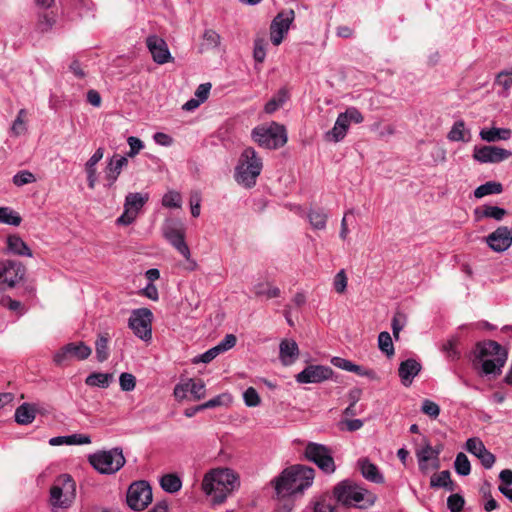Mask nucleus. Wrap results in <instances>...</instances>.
Instances as JSON below:
<instances>
[{
	"label": "nucleus",
	"mask_w": 512,
	"mask_h": 512,
	"mask_svg": "<svg viewBox=\"0 0 512 512\" xmlns=\"http://www.w3.org/2000/svg\"><path fill=\"white\" fill-rule=\"evenodd\" d=\"M315 470L312 467L296 464L284 469L272 480L278 498H287L302 494L312 486Z\"/></svg>",
	"instance_id": "f257e3e1"
},
{
	"label": "nucleus",
	"mask_w": 512,
	"mask_h": 512,
	"mask_svg": "<svg viewBox=\"0 0 512 512\" xmlns=\"http://www.w3.org/2000/svg\"><path fill=\"white\" fill-rule=\"evenodd\" d=\"M201 486L211 503L220 505L239 488L240 481L232 469L215 468L204 475Z\"/></svg>",
	"instance_id": "f03ea898"
},
{
	"label": "nucleus",
	"mask_w": 512,
	"mask_h": 512,
	"mask_svg": "<svg viewBox=\"0 0 512 512\" xmlns=\"http://www.w3.org/2000/svg\"><path fill=\"white\" fill-rule=\"evenodd\" d=\"M508 358L507 350L498 342L486 340L478 342L474 350V367L485 376H498Z\"/></svg>",
	"instance_id": "7ed1b4c3"
},
{
	"label": "nucleus",
	"mask_w": 512,
	"mask_h": 512,
	"mask_svg": "<svg viewBox=\"0 0 512 512\" xmlns=\"http://www.w3.org/2000/svg\"><path fill=\"white\" fill-rule=\"evenodd\" d=\"M333 496L341 506L358 509L370 508L377 499L374 493L350 479L340 481L333 489Z\"/></svg>",
	"instance_id": "20e7f679"
},
{
	"label": "nucleus",
	"mask_w": 512,
	"mask_h": 512,
	"mask_svg": "<svg viewBox=\"0 0 512 512\" xmlns=\"http://www.w3.org/2000/svg\"><path fill=\"white\" fill-rule=\"evenodd\" d=\"M263 169L262 159L252 147H247L241 153L234 170L235 181L246 189L256 185L257 178Z\"/></svg>",
	"instance_id": "39448f33"
},
{
	"label": "nucleus",
	"mask_w": 512,
	"mask_h": 512,
	"mask_svg": "<svg viewBox=\"0 0 512 512\" xmlns=\"http://www.w3.org/2000/svg\"><path fill=\"white\" fill-rule=\"evenodd\" d=\"M76 497V483L68 474L57 478L50 488V504L54 512L57 509H67L74 502Z\"/></svg>",
	"instance_id": "423d86ee"
},
{
	"label": "nucleus",
	"mask_w": 512,
	"mask_h": 512,
	"mask_svg": "<svg viewBox=\"0 0 512 512\" xmlns=\"http://www.w3.org/2000/svg\"><path fill=\"white\" fill-rule=\"evenodd\" d=\"M252 138L259 146L277 149L287 142V133L283 125L272 122L269 126H258L252 130Z\"/></svg>",
	"instance_id": "0eeeda50"
},
{
	"label": "nucleus",
	"mask_w": 512,
	"mask_h": 512,
	"mask_svg": "<svg viewBox=\"0 0 512 512\" xmlns=\"http://www.w3.org/2000/svg\"><path fill=\"white\" fill-rule=\"evenodd\" d=\"M89 463L101 474H114L125 464L121 448L99 451L89 456Z\"/></svg>",
	"instance_id": "6e6552de"
},
{
	"label": "nucleus",
	"mask_w": 512,
	"mask_h": 512,
	"mask_svg": "<svg viewBox=\"0 0 512 512\" xmlns=\"http://www.w3.org/2000/svg\"><path fill=\"white\" fill-rule=\"evenodd\" d=\"M304 456L325 474L331 475L336 471L333 452L326 445L308 442L304 448Z\"/></svg>",
	"instance_id": "1a4fd4ad"
},
{
	"label": "nucleus",
	"mask_w": 512,
	"mask_h": 512,
	"mask_svg": "<svg viewBox=\"0 0 512 512\" xmlns=\"http://www.w3.org/2000/svg\"><path fill=\"white\" fill-rule=\"evenodd\" d=\"M152 488L145 480L133 482L126 494V502L134 511L144 510L152 502Z\"/></svg>",
	"instance_id": "9d476101"
},
{
	"label": "nucleus",
	"mask_w": 512,
	"mask_h": 512,
	"mask_svg": "<svg viewBox=\"0 0 512 512\" xmlns=\"http://www.w3.org/2000/svg\"><path fill=\"white\" fill-rule=\"evenodd\" d=\"M152 312L147 308L136 309L129 317L128 326L141 340L148 342L152 338Z\"/></svg>",
	"instance_id": "9b49d317"
},
{
	"label": "nucleus",
	"mask_w": 512,
	"mask_h": 512,
	"mask_svg": "<svg viewBox=\"0 0 512 512\" xmlns=\"http://www.w3.org/2000/svg\"><path fill=\"white\" fill-rule=\"evenodd\" d=\"M295 18V13L292 9L281 11L273 19L270 26V40L273 45L278 46L288 33L290 25Z\"/></svg>",
	"instance_id": "f8f14e48"
},
{
	"label": "nucleus",
	"mask_w": 512,
	"mask_h": 512,
	"mask_svg": "<svg viewBox=\"0 0 512 512\" xmlns=\"http://www.w3.org/2000/svg\"><path fill=\"white\" fill-rule=\"evenodd\" d=\"M92 353L91 347L86 345L84 342H71L59 349L53 357L56 365H63L69 358H75L77 360H85Z\"/></svg>",
	"instance_id": "ddd939ff"
},
{
	"label": "nucleus",
	"mask_w": 512,
	"mask_h": 512,
	"mask_svg": "<svg viewBox=\"0 0 512 512\" xmlns=\"http://www.w3.org/2000/svg\"><path fill=\"white\" fill-rule=\"evenodd\" d=\"M333 370L324 365H308L304 370L295 376L300 384L321 383L332 377Z\"/></svg>",
	"instance_id": "4468645a"
},
{
	"label": "nucleus",
	"mask_w": 512,
	"mask_h": 512,
	"mask_svg": "<svg viewBox=\"0 0 512 512\" xmlns=\"http://www.w3.org/2000/svg\"><path fill=\"white\" fill-rule=\"evenodd\" d=\"M512 156L510 150L497 146L475 147L473 158L480 163H500Z\"/></svg>",
	"instance_id": "2eb2a0df"
},
{
	"label": "nucleus",
	"mask_w": 512,
	"mask_h": 512,
	"mask_svg": "<svg viewBox=\"0 0 512 512\" xmlns=\"http://www.w3.org/2000/svg\"><path fill=\"white\" fill-rule=\"evenodd\" d=\"M485 241L494 252H504L512 245V229L499 226L485 238Z\"/></svg>",
	"instance_id": "dca6fc26"
},
{
	"label": "nucleus",
	"mask_w": 512,
	"mask_h": 512,
	"mask_svg": "<svg viewBox=\"0 0 512 512\" xmlns=\"http://www.w3.org/2000/svg\"><path fill=\"white\" fill-rule=\"evenodd\" d=\"M146 46L157 64H165L173 60L165 40L157 35H150L146 39Z\"/></svg>",
	"instance_id": "f3484780"
},
{
	"label": "nucleus",
	"mask_w": 512,
	"mask_h": 512,
	"mask_svg": "<svg viewBox=\"0 0 512 512\" xmlns=\"http://www.w3.org/2000/svg\"><path fill=\"white\" fill-rule=\"evenodd\" d=\"M465 449L477 457L485 469H491L495 463V456L487 450L483 441L478 437L467 439Z\"/></svg>",
	"instance_id": "a211bd4d"
},
{
	"label": "nucleus",
	"mask_w": 512,
	"mask_h": 512,
	"mask_svg": "<svg viewBox=\"0 0 512 512\" xmlns=\"http://www.w3.org/2000/svg\"><path fill=\"white\" fill-rule=\"evenodd\" d=\"M25 274L24 266L13 260H4L0 262V280L7 283L9 287H13L20 281Z\"/></svg>",
	"instance_id": "6ab92c4d"
},
{
	"label": "nucleus",
	"mask_w": 512,
	"mask_h": 512,
	"mask_svg": "<svg viewBox=\"0 0 512 512\" xmlns=\"http://www.w3.org/2000/svg\"><path fill=\"white\" fill-rule=\"evenodd\" d=\"M127 165V156L114 154L111 158H109L104 170L105 180L107 181L105 186L107 188H111L114 186L123 168L126 167Z\"/></svg>",
	"instance_id": "aec40b11"
},
{
	"label": "nucleus",
	"mask_w": 512,
	"mask_h": 512,
	"mask_svg": "<svg viewBox=\"0 0 512 512\" xmlns=\"http://www.w3.org/2000/svg\"><path fill=\"white\" fill-rule=\"evenodd\" d=\"M421 370V365L415 359H407L400 363L398 373L401 382L404 386H409L414 377L418 375Z\"/></svg>",
	"instance_id": "412c9836"
},
{
	"label": "nucleus",
	"mask_w": 512,
	"mask_h": 512,
	"mask_svg": "<svg viewBox=\"0 0 512 512\" xmlns=\"http://www.w3.org/2000/svg\"><path fill=\"white\" fill-rule=\"evenodd\" d=\"M357 464L362 476L366 480L376 484H382L384 482V476L379 471V468L368 458L359 459Z\"/></svg>",
	"instance_id": "4be33fe9"
},
{
	"label": "nucleus",
	"mask_w": 512,
	"mask_h": 512,
	"mask_svg": "<svg viewBox=\"0 0 512 512\" xmlns=\"http://www.w3.org/2000/svg\"><path fill=\"white\" fill-rule=\"evenodd\" d=\"M104 156V148L99 147L85 163V172L87 175V184L90 189H94L97 182V164Z\"/></svg>",
	"instance_id": "5701e85b"
},
{
	"label": "nucleus",
	"mask_w": 512,
	"mask_h": 512,
	"mask_svg": "<svg viewBox=\"0 0 512 512\" xmlns=\"http://www.w3.org/2000/svg\"><path fill=\"white\" fill-rule=\"evenodd\" d=\"M299 355V348L294 340H282L279 345V358L283 365H291Z\"/></svg>",
	"instance_id": "b1692460"
},
{
	"label": "nucleus",
	"mask_w": 512,
	"mask_h": 512,
	"mask_svg": "<svg viewBox=\"0 0 512 512\" xmlns=\"http://www.w3.org/2000/svg\"><path fill=\"white\" fill-rule=\"evenodd\" d=\"M37 408L35 404L24 402L15 410V422L20 425H29L36 418Z\"/></svg>",
	"instance_id": "393cba45"
},
{
	"label": "nucleus",
	"mask_w": 512,
	"mask_h": 512,
	"mask_svg": "<svg viewBox=\"0 0 512 512\" xmlns=\"http://www.w3.org/2000/svg\"><path fill=\"white\" fill-rule=\"evenodd\" d=\"M507 215V211L504 208L484 205L482 208H476L474 210V216L476 221H481L484 218H491L496 221H501Z\"/></svg>",
	"instance_id": "a878e982"
},
{
	"label": "nucleus",
	"mask_w": 512,
	"mask_h": 512,
	"mask_svg": "<svg viewBox=\"0 0 512 512\" xmlns=\"http://www.w3.org/2000/svg\"><path fill=\"white\" fill-rule=\"evenodd\" d=\"M349 126L350 125L345 119V116L340 113L335 121L333 128L326 133L327 139L334 142L341 141L346 136Z\"/></svg>",
	"instance_id": "bb28decb"
},
{
	"label": "nucleus",
	"mask_w": 512,
	"mask_h": 512,
	"mask_svg": "<svg viewBox=\"0 0 512 512\" xmlns=\"http://www.w3.org/2000/svg\"><path fill=\"white\" fill-rule=\"evenodd\" d=\"M511 130L508 128H486L480 131V138L487 142L508 140L511 137Z\"/></svg>",
	"instance_id": "cd10ccee"
},
{
	"label": "nucleus",
	"mask_w": 512,
	"mask_h": 512,
	"mask_svg": "<svg viewBox=\"0 0 512 512\" xmlns=\"http://www.w3.org/2000/svg\"><path fill=\"white\" fill-rule=\"evenodd\" d=\"M7 248L9 252L20 256H32L31 249L18 235H10L7 238Z\"/></svg>",
	"instance_id": "c85d7f7f"
},
{
	"label": "nucleus",
	"mask_w": 512,
	"mask_h": 512,
	"mask_svg": "<svg viewBox=\"0 0 512 512\" xmlns=\"http://www.w3.org/2000/svg\"><path fill=\"white\" fill-rule=\"evenodd\" d=\"M307 219L313 229L324 230L326 228L328 214L323 208H311L307 212Z\"/></svg>",
	"instance_id": "c756f323"
},
{
	"label": "nucleus",
	"mask_w": 512,
	"mask_h": 512,
	"mask_svg": "<svg viewBox=\"0 0 512 512\" xmlns=\"http://www.w3.org/2000/svg\"><path fill=\"white\" fill-rule=\"evenodd\" d=\"M149 196L147 193L142 194L139 192L128 193L125 197L124 208L134 211L138 215L139 211L148 201Z\"/></svg>",
	"instance_id": "7c9ffc66"
},
{
	"label": "nucleus",
	"mask_w": 512,
	"mask_h": 512,
	"mask_svg": "<svg viewBox=\"0 0 512 512\" xmlns=\"http://www.w3.org/2000/svg\"><path fill=\"white\" fill-rule=\"evenodd\" d=\"M430 486L432 488H444L447 491H454L455 484L451 480V475L448 470H443L439 474H435L430 479Z\"/></svg>",
	"instance_id": "2f4dec72"
},
{
	"label": "nucleus",
	"mask_w": 512,
	"mask_h": 512,
	"mask_svg": "<svg viewBox=\"0 0 512 512\" xmlns=\"http://www.w3.org/2000/svg\"><path fill=\"white\" fill-rule=\"evenodd\" d=\"M289 99V92L286 88L278 90L275 96H273L264 106V111L267 114H272L282 107Z\"/></svg>",
	"instance_id": "473e14b6"
},
{
	"label": "nucleus",
	"mask_w": 512,
	"mask_h": 512,
	"mask_svg": "<svg viewBox=\"0 0 512 512\" xmlns=\"http://www.w3.org/2000/svg\"><path fill=\"white\" fill-rule=\"evenodd\" d=\"M112 374L93 372L85 379V384L91 387L107 388L112 381Z\"/></svg>",
	"instance_id": "72a5a7b5"
},
{
	"label": "nucleus",
	"mask_w": 512,
	"mask_h": 512,
	"mask_svg": "<svg viewBox=\"0 0 512 512\" xmlns=\"http://www.w3.org/2000/svg\"><path fill=\"white\" fill-rule=\"evenodd\" d=\"M503 191V186L500 182L488 181L474 190L475 198H483L488 195L500 194Z\"/></svg>",
	"instance_id": "f704fd0d"
},
{
	"label": "nucleus",
	"mask_w": 512,
	"mask_h": 512,
	"mask_svg": "<svg viewBox=\"0 0 512 512\" xmlns=\"http://www.w3.org/2000/svg\"><path fill=\"white\" fill-rule=\"evenodd\" d=\"M447 138L450 141L459 142V141H469L470 133L465 128V123L463 120L456 121L451 130L449 131Z\"/></svg>",
	"instance_id": "c9c22d12"
},
{
	"label": "nucleus",
	"mask_w": 512,
	"mask_h": 512,
	"mask_svg": "<svg viewBox=\"0 0 512 512\" xmlns=\"http://www.w3.org/2000/svg\"><path fill=\"white\" fill-rule=\"evenodd\" d=\"M161 488L167 493H176L182 487V481L176 474H165L160 479Z\"/></svg>",
	"instance_id": "e433bc0d"
},
{
	"label": "nucleus",
	"mask_w": 512,
	"mask_h": 512,
	"mask_svg": "<svg viewBox=\"0 0 512 512\" xmlns=\"http://www.w3.org/2000/svg\"><path fill=\"white\" fill-rule=\"evenodd\" d=\"M440 451L439 450H434L429 444H427L426 446H424L420 451L417 452V459H418V465H419V469L422 471V472H426L427 471V462L428 460L434 456L435 458L438 457Z\"/></svg>",
	"instance_id": "4c0bfd02"
},
{
	"label": "nucleus",
	"mask_w": 512,
	"mask_h": 512,
	"mask_svg": "<svg viewBox=\"0 0 512 512\" xmlns=\"http://www.w3.org/2000/svg\"><path fill=\"white\" fill-rule=\"evenodd\" d=\"M108 342L107 333L100 334L95 342L96 357L99 362H104L109 357Z\"/></svg>",
	"instance_id": "58836bf2"
},
{
	"label": "nucleus",
	"mask_w": 512,
	"mask_h": 512,
	"mask_svg": "<svg viewBox=\"0 0 512 512\" xmlns=\"http://www.w3.org/2000/svg\"><path fill=\"white\" fill-rule=\"evenodd\" d=\"M22 221L19 213L14 211L10 207H0V223L11 225V226H19Z\"/></svg>",
	"instance_id": "ea45409f"
},
{
	"label": "nucleus",
	"mask_w": 512,
	"mask_h": 512,
	"mask_svg": "<svg viewBox=\"0 0 512 512\" xmlns=\"http://www.w3.org/2000/svg\"><path fill=\"white\" fill-rule=\"evenodd\" d=\"M172 246L186 259V265L185 268L189 271H193L197 267V263L195 260L191 258L190 249L185 242V239L172 244Z\"/></svg>",
	"instance_id": "a19ab883"
},
{
	"label": "nucleus",
	"mask_w": 512,
	"mask_h": 512,
	"mask_svg": "<svg viewBox=\"0 0 512 512\" xmlns=\"http://www.w3.org/2000/svg\"><path fill=\"white\" fill-rule=\"evenodd\" d=\"M454 468L458 475L467 476L470 474L471 464H470L468 457L464 453L459 452L456 455V458L454 461Z\"/></svg>",
	"instance_id": "79ce46f5"
},
{
	"label": "nucleus",
	"mask_w": 512,
	"mask_h": 512,
	"mask_svg": "<svg viewBox=\"0 0 512 512\" xmlns=\"http://www.w3.org/2000/svg\"><path fill=\"white\" fill-rule=\"evenodd\" d=\"M378 347L388 357L394 355V346L391 335L387 331L380 332L378 335Z\"/></svg>",
	"instance_id": "37998d69"
},
{
	"label": "nucleus",
	"mask_w": 512,
	"mask_h": 512,
	"mask_svg": "<svg viewBox=\"0 0 512 512\" xmlns=\"http://www.w3.org/2000/svg\"><path fill=\"white\" fill-rule=\"evenodd\" d=\"M189 393L192 395L194 400H200L205 397L206 388L203 380L201 379H189L188 380Z\"/></svg>",
	"instance_id": "c03bdc74"
},
{
	"label": "nucleus",
	"mask_w": 512,
	"mask_h": 512,
	"mask_svg": "<svg viewBox=\"0 0 512 512\" xmlns=\"http://www.w3.org/2000/svg\"><path fill=\"white\" fill-rule=\"evenodd\" d=\"M203 46L206 49H215L220 46L221 36L213 29H206L203 33Z\"/></svg>",
	"instance_id": "a18cd8bd"
},
{
	"label": "nucleus",
	"mask_w": 512,
	"mask_h": 512,
	"mask_svg": "<svg viewBox=\"0 0 512 512\" xmlns=\"http://www.w3.org/2000/svg\"><path fill=\"white\" fill-rule=\"evenodd\" d=\"M162 205L166 208H181L182 196L175 190H170L164 194L162 198Z\"/></svg>",
	"instance_id": "49530a36"
},
{
	"label": "nucleus",
	"mask_w": 512,
	"mask_h": 512,
	"mask_svg": "<svg viewBox=\"0 0 512 512\" xmlns=\"http://www.w3.org/2000/svg\"><path fill=\"white\" fill-rule=\"evenodd\" d=\"M164 236L172 245L185 239V231L182 227L168 226L164 230Z\"/></svg>",
	"instance_id": "de8ad7c7"
},
{
	"label": "nucleus",
	"mask_w": 512,
	"mask_h": 512,
	"mask_svg": "<svg viewBox=\"0 0 512 512\" xmlns=\"http://www.w3.org/2000/svg\"><path fill=\"white\" fill-rule=\"evenodd\" d=\"M13 184L17 187L36 182L35 175L28 170H21L13 176Z\"/></svg>",
	"instance_id": "09e8293b"
},
{
	"label": "nucleus",
	"mask_w": 512,
	"mask_h": 512,
	"mask_svg": "<svg viewBox=\"0 0 512 512\" xmlns=\"http://www.w3.org/2000/svg\"><path fill=\"white\" fill-rule=\"evenodd\" d=\"M25 116H26V110L21 109L18 112L16 119L13 121V124L11 126V133L14 136H20L26 132L27 128H26V124L24 121Z\"/></svg>",
	"instance_id": "8fccbe9b"
},
{
	"label": "nucleus",
	"mask_w": 512,
	"mask_h": 512,
	"mask_svg": "<svg viewBox=\"0 0 512 512\" xmlns=\"http://www.w3.org/2000/svg\"><path fill=\"white\" fill-rule=\"evenodd\" d=\"M231 402V396L228 393H223L220 395L215 396L214 398L202 403V407H204V410L215 408L222 405H227Z\"/></svg>",
	"instance_id": "3c124183"
},
{
	"label": "nucleus",
	"mask_w": 512,
	"mask_h": 512,
	"mask_svg": "<svg viewBox=\"0 0 512 512\" xmlns=\"http://www.w3.org/2000/svg\"><path fill=\"white\" fill-rule=\"evenodd\" d=\"M465 500L463 496L458 493L451 494L447 498V508L450 512H461L464 508Z\"/></svg>",
	"instance_id": "603ef678"
},
{
	"label": "nucleus",
	"mask_w": 512,
	"mask_h": 512,
	"mask_svg": "<svg viewBox=\"0 0 512 512\" xmlns=\"http://www.w3.org/2000/svg\"><path fill=\"white\" fill-rule=\"evenodd\" d=\"M443 352L446 353L447 357L451 360H458L460 358V351L457 349V339H449L442 347Z\"/></svg>",
	"instance_id": "864d4df0"
},
{
	"label": "nucleus",
	"mask_w": 512,
	"mask_h": 512,
	"mask_svg": "<svg viewBox=\"0 0 512 512\" xmlns=\"http://www.w3.org/2000/svg\"><path fill=\"white\" fill-rule=\"evenodd\" d=\"M244 403L248 407H257L261 400L255 388L249 387L243 393Z\"/></svg>",
	"instance_id": "5fc2aeb1"
},
{
	"label": "nucleus",
	"mask_w": 512,
	"mask_h": 512,
	"mask_svg": "<svg viewBox=\"0 0 512 512\" xmlns=\"http://www.w3.org/2000/svg\"><path fill=\"white\" fill-rule=\"evenodd\" d=\"M127 143L130 147V150L124 155L127 156V159L135 157L144 148L143 141L134 136L128 137Z\"/></svg>",
	"instance_id": "6e6d98bb"
},
{
	"label": "nucleus",
	"mask_w": 512,
	"mask_h": 512,
	"mask_svg": "<svg viewBox=\"0 0 512 512\" xmlns=\"http://www.w3.org/2000/svg\"><path fill=\"white\" fill-rule=\"evenodd\" d=\"M495 84L503 87L505 91H508L512 87V71L503 70L499 72L496 76Z\"/></svg>",
	"instance_id": "4d7b16f0"
},
{
	"label": "nucleus",
	"mask_w": 512,
	"mask_h": 512,
	"mask_svg": "<svg viewBox=\"0 0 512 512\" xmlns=\"http://www.w3.org/2000/svg\"><path fill=\"white\" fill-rule=\"evenodd\" d=\"M421 411L429 417L436 419L440 414V407L434 401L425 399L422 402Z\"/></svg>",
	"instance_id": "13d9d810"
},
{
	"label": "nucleus",
	"mask_w": 512,
	"mask_h": 512,
	"mask_svg": "<svg viewBox=\"0 0 512 512\" xmlns=\"http://www.w3.org/2000/svg\"><path fill=\"white\" fill-rule=\"evenodd\" d=\"M119 384L123 391L130 392L136 386V378L130 373H122L119 377Z\"/></svg>",
	"instance_id": "bf43d9fd"
},
{
	"label": "nucleus",
	"mask_w": 512,
	"mask_h": 512,
	"mask_svg": "<svg viewBox=\"0 0 512 512\" xmlns=\"http://www.w3.org/2000/svg\"><path fill=\"white\" fill-rule=\"evenodd\" d=\"M237 342V338L234 334H226L225 337L215 346L218 351L224 353L232 349Z\"/></svg>",
	"instance_id": "052dcab7"
},
{
	"label": "nucleus",
	"mask_w": 512,
	"mask_h": 512,
	"mask_svg": "<svg viewBox=\"0 0 512 512\" xmlns=\"http://www.w3.org/2000/svg\"><path fill=\"white\" fill-rule=\"evenodd\" d=\"M343 116H345V119L348 121V123H362L364 120V117L362 113L356 108V107H348L345 112L342 113Z\"/></svg>",
	"instance_id": "680f3d73"
},
{
	"label": "nucleus",
	"mask_w": 512,
	"mask_h": 512,
	"mask_svg": "<svg viewBox=\"0 0 512 512\" xmlns=\"http://www.w3.org/2000/svg\"><path fill=\"white\" fill-rule=\"evenodd\" d=\"M334 289L337 293H343L347 287V276L345 271L340 270L334 277Z\"/></svg>",
	"instance_id": "e2e57ef3"
},
{
	"label": "nucleus",
	"mask_w": 512,
	"mask_h": 512,
	"mask_svg": "<svg viewBox=\"0 0 512 512\" xmlns=\"http://www.w3.org/2000/svg\"><path fill=\"white\" fill-rule=\"evenodd\" d=\"M314 512H341V511L337 505L330 503L326 499H322L315 504Z\"/></svg>",
	"instance_id": "0e129e2a"
},
{
	"label": "nucleus",
	"mask_w": 512,
	"mask_h": 512,
	"mask_svg": "<svg viewBox=\"0 0 512 512\" xmlns=\"http://www.w3.org/2000/svg\"><path fill=\"white\" fill-rule=\"evenodd\" d=\"M201 194L197 191L192 192L190 195V207H191V214L193 217H198L200 215V208H201Z\"/></svg>",
	"instance_id": "69168bd1"
},
{
	"label": "nucleus",
	"mask_w": 512,
	"mask_h": 512,
	"mask_svg": "<svg viewBox=\"0 0 512 512\" xmlns=\"http://www.w3.org/2000/svg\"><path fill=\"white\" fill-rule=\"evenodd\" d=\"M253 57L258 63H262L265 60L266 50L262 40H256L254 42Z\"/></svg>",
	"instance_id": "338daca9"
},
{
	"label": "nucleus",
	"mask_w": 512,
	"mask_h": 512,
	"mask_svg": "<svg viewBox=\"0 0 512 512\" xmlns=\"http://www.w3.org/2000/svg\"><path fill=\"white\" fill-rule=\"evenodd\" d=\"M136 217L137 214L134 211L124 208V212L117 218L116 222L119 225H130L135 221Z\"/></svg>",
	"instance_id": "774afa93"
}]
</instances>
